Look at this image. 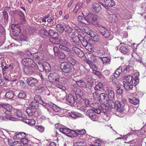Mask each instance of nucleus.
Instances as JSON below:
<instances>
[{"label": "nucleus", "instance_id": "4be33fe9", "mask_svg": "<svg viewBox=\"0 0 146 146\" xmlns=\"http://www.w3.org/2000/svg\"><path fill=\"white\" fill-rule=\"evenodd\" d=\"M118 17L117 16L114 14H110L109 15V20L111 23H115L118 20Z\"/></svg>", "mask_w": 146, "mask_h": 146}, {"label": "nucleus", "instance_id": "49530a36", "mask_svg": "<svg viewBox=\"0 0 146 146\" xmlns=\"http://www.w3.org/2000/svg\"><path fill=\"white\" fill-rule=\"evenodd\" d=\"M129 102L134 105H136L139 102V100L135 98H133L132 99H129Z\"/></svg>", "mask_w": 146, "mask_h": 146}, {"label": "nucleus", "instance_id": "5fc2aeb1", "mask_svg": "<svg viewBox=\"0 0 146 146\" xmlns=\"http://www.w3.org/2000/svg\"><path fill=\"white\" fill-rule=\"evenodd\" d=\"M103 88V84L101 82H99L95 87L94 89L96 90H100Z\"/></svg>", "mask_w": 146, "mask_h": 146}, {"label": "nucleus", "instance_id": "4c0bfd02", "mask_svg": "<svg viewBox=\"0 0 146 146\" xmlns=\"http://www.w3.org/2000/svg\"><path fill=\"white\" fill-rule=\"evenodd\" d=\"M71 41L75 45H78L77 44L79 43L81 40L78 36L70 37Z\"/></svg>", "mask_w": 146, "mask_h": 146}, {"label": "nucleus", "instance_id": "3c124183", "mask_svg": "<svg viewBox=\"0 0 146 146\" xmlns=\"http://www.w3.org/2000/svg\"><path fill=\"white\" fill-rule=\"evenodd\" d=\"M52 108L54 111L56 112H60L61 111V108L55 105H54L52 106Z\"/></svg>", "mask_w": 146, "mask_h": 146}, {"label": "nucleus", "instance_id": "bb28decb", "mask_svg": "<svg viewBox=\"0 0 146 146\" xmlns=\"http://www.w3.org/2000/svg\"><path fill=\"white\" fill-rule=\"evenodd\" d=\"M13 113L15 115L17 116L20 118H22L23 117V115L20 110H19L16 109H13Z\"/></svg>", "mask_w": 146, "mask_h": 146}, {"label": "nucleus", "instance_id": "6e6d98bb", "mask_svg": "<svg viewBox=\"0 0 146 146\" xmlns=\"http://www.w3.org/2000/svg\"><path fill=\"white\" fill-rule=\"evenodd\" d=\"M9 144L10 146H21V144L20 142L16 141L12 143H9Z\"/></svg>", "mask_w": 146, "mask_h": 146}, {"label": "nucleus", "instance_id": "39448f33", "mask_svg": "<svg viewBox=\"0 0 146 146\" xmlns=\"http://www.w3.org/2000/svg\"><path fill=\"white\" fill-rule=\"evenodd\" d=\"M21 63L25 66L32 68L35 67V62L33 60L29 58L23 59L22 60Z\"/></svg>", "mask_w": 146, "mask_h": 146}, {"label": "nucleus", "instance_id": "13d9d810", "mask_svg": "<svg viewBox=\"0 0 146 146\" xmlns=\"http://www.w3.org/2000/svg\"><path fill=\"white\" fill-rule=\"evenodd\" d=\"M59 47L61 50L66 51L67 52L69 51V50L70 49L66 46H64V45H60L59 46Z\"/></svg>", "mask_w": 146, "mask_h": 146}, {"label": "nucleus", "instance_id": "c9c22d12", "mask_svg": "<svg viewBox=\"0 0 146 146\" xmlns=\"http://www.w3.org/2000/svg\"><path fill=\"white\" fill-rule=\"evenodd\" d=\"M89 57L88 59H86V60H89L92 62H97V60L96 57L92 54H89Z\"/></svg>", "mask_w": 146, "mask_h": 146}, {"label": "nucleus", "instance_id": "423d86ee", "mask_svg": "<svg viewBox=\"0 0 146 146\" xmlns=\"http://www.w3.org/2000/svg\"><path fill=\"white\" fill-rule=\"evenodd\" d=\"M60 68L63 72L66 73L70 72L72 70L71 66L68 63L65 62L61 63Z\"/></svg>", "mask_w": 146, "mask_h": 146}, {"label": "nucleus", "instance_id": "5701e85b", "mask_svg": "<svg viewBox=\"0 0 146 146\" xmlns=\"http://www.w3.org/2000/svg\"><path fill=\"white\" fill-rule=\"evenodd\" d=\"M42 67L47 72H49L50 71L51 68L50 65L47 62H44L42 64Z\"/></svg>", "mask_w": 146, "mask_h": 146}, {"label": "nucleus", "instance_id": "e433bc0d", "mask_svg": "<svg viewBox=\"0 0 146 146\" xmlns=\"http://www.w3.org/2000/svg\"><path fill=\"white\" fill-rule=\"evenodd\" d=\"M74 80L76 82L77 85L80 87H85L86 85L85 82L82 80Z\"/></svg>", "mask_w": 146, "mask_h": 146}, {"label": "nucleus", "instance_id": "bf43d9fd", "mask_svg": "<svg viewBox=\"0 0 146 146\" xmlns=\"http://www.w3.org/2000/svg\"><path fill=\"white\" fill-rule=\"evenodd\" d=\"M75 146H85L86 143L85 142L80 141L75 143Z\"/></svg>", "mask_w": 146, "mask_h": 146}, {"label": "nucleus", "instance_id": "a211bd4d", "mask_svg": "<svg viewBox=\"0 0 146 146\" xmlns=\"http://www.w3.org/2000/svg\"><path fill=\"white\" fill-rule=\"evenodd\" d=\"M66 99L69 104L72 106L74 105L75 102H76V99H75L71 94L67 95Z\"/></svg>", "mask_w": 146, "mask_h": 146}, {"label": "nucleus", "instance_id": "393cba45", "mask_svg": "<svg viewBox=\"0 0 146 146\" xmlns=\"http://www.w3.org/2000/svg\"><path fill=\"white\" fill-rule=\"evenodd\" d=\"M29 107L35 110H36L38 108V104L35 101H33L30 103Z\"/></svg>", "mask_w": 146, "mask_h": 146}, {"label": "nucleus", "instance_id": "2f4dec72", "mask_svg": "<svg viewBox=\"0 0 146 146\" xmlns=\"http://www.w3.org/2000/svg\"><path fill=\"white\" fill-rule=\"evenodd\" d=\"M68 115L70 116L73 118L79 117H80L81 115V113L74 111H72L71 112L69 113Z\"/></svg>", "mask_w": 146, "mask_h": 146}, {"label": "nucleus", "instance_id": "603ef678", "mask_svg": "<svg viewBox=\"0 0 146 146\" xmlns=\"http://www.w3.org/2000/svg\"><path fill=\"white\" fill-rule=\"evenodd\" d=\"M101 108L102 112L104 113H106L108 110V107L105 104L103 105Z\"/></svg>", "mask_w": 146, "mask_h": 146}, {"label": "nucleus", "instance_id": "f257e3e1", "mask_svg": "<svg viewBox=\"0 0 146 146\" xmlns=\"http://www.w3.org/2000/svg\"><path fill=\"white\" fill-rule=\"evenodd\" d=\"M99 97L100 100L104 103L108 104L111 109L115 108V103L112 99L109 98L107 94L102 93L100 94Z\"/></svg>", "mask_w": 146, "mask_h": 146}, {"label": "nucleus", "instance_id": "a19ab883", "mask_svg": "<svg viewBox=\"0 0 146 146\" xmlns=\"http://www.w3.org/2000/svg\"><path fill=\"white\" fill-rule=\"evenodd\" d=\"M81 43L83 46L86 47V48H87L88 47H91V45H92V44H91L90 42H88V41L84 38H83L82 40Z\"/></svg>", "mask_w": 146, "mask_h": 146}, {"label": "nucleus", "instance_id": "c03bdc74", "mask_svg": "<svg viewBox=\"0 0 146 146\" xmlns=\"http://www.w3.org/2000/svg\"><path fill=\"white\" fill-rule=\"evenodd\" d=\"M42 54L40 52L35 53L33 55V58L35 60H39L40 59Z\"/></svg>", "mask_w": 146, "mask_h": 146}, {"label": "nucleus", "instance_id": "e2e57ef3", "mask_svg": "<svg viewBox=\"0 0 146 146\" xmlns=\"http://www.w3.org/2000/svg\"><path fill=\"white\" fill-rule=\"evenodd\" d=\"M74 54L72 52L71 50L70 49L69 51H68L67 53V58H72L74 56Z\"/></svg>", "mask_w": 146, "mask_h": 146}, {"label": "nucleus", "instance_id": "b1692460", "mask_svg": "<svg viewBox=\"0 0 146 146\" xmlns=\"http://www.w3.org/2000/svg\"><path fill=\"white\" fill-rule=\"evenodd\" d=\"M26 134L25 133L23 132H21L19 133L14 135L13 138L15 139H21L23 137H25L26 136Z\"/></svg>", "mask_w": 146, "mask_h": 146}, {"label": "nucleus", "instance_id": "9d476101", "mask_svg": "<svg viewBox=\"0 0 146 146\" xmlns=\"http://www.w3.org/2000/svg\"><path fill=\"white\" fill-rule=\"evenodd\" d=\"M101 4L106 9L109 7H111L115 5V2L113 0H104V3H102Z\"/></svg>", "mask_w": 146, "mask_h": 146}, {"label": "nucleus", "instance_id": "72a5a7b5", "mask_svg": "<svg viewBox=\"0 0 146 146\" xmlns=\"http://www.w3.org/2000/svg\"><path fill=\"white\" fill-rule=\"evenodd\" d=\"M87 83L86 85V90L89 88H91L94 84V80L93 79H90L87 80Z\"/></svg>", "mask_w": 146, "mask_h": 146}, {"label": "nucleus", "instance_id": "cd10ccee", "mask_svg": "<svg viewBox=\"0 0 146 146\" xmlns=\"http://www.w3.org/2000/svg\"><path fill=\"white\" fill-rule=\"evenodd\" d=\"M123 84L124 88L127 91L132 90L133 86L130 83H126L125 82L123 81Z\"/></svg>", "mask_w": 146, "mask_h": 146}, {"label": "nucleus", "instance_id": "8fccbe9b", "mask_svg": "<svg viewBox=\"0 0 146 146\" xmlns=\"http://www.w3.org/2000/svg\"><path fill=\"white\" fill-rule=\"evenodd\" d=\"M64 28V30L68 33H71L73 31V29L68 25H65Z\"/></svg>", "mask_w": 146, "mask_h": 146}, {"label": "nucleus", "instance_id": "ea45409f", "mask_svg": "<svg viewBox=\"0 0 146 146\" xmlns=\"http://www.w3.org/2000/svg\"><path fill=\"white\" fill-rule=\"evenodd\" d=\"M68 62L72 65L75 66L77 64V61L72 58H67Z\"/></svg>", "mask_w": 146, "mask_h": 146}, {"label": "nucleus", "instance_id": "7ed1b4c3", "mask_svg": "<svg viewBox=\"0 0 146 146\" xmlns=\"http://www.w3.org/2000/svg\"><path fill=\"white\" fill-rule=\"evenodd\" d=\"M97 16L92 13H89L86 16L87 21L93 25H98L97 22Z\"/></svg>", "mask_w": 146, "mask_h": 146}, {"label": "nucleus", "instance_id": "dca6fc26", "mask_svg": "<svg viewBox=\"0 0 146 146\" xmlns=\"http://www.w3.org/2000/svg\"><path fill=\"white\" fill-rule=\"evenodd\" d=\"M58 33H55L53 34L52 36L50 38V41L52 43L55 44H58L59 40H58Z\"/></svg>", "mask_w": 146, "mask_h": 146}, {"label": "nucleus", "instance_id": "69168bd1", "mask_svg": "<svg viewBox=\"0 0 146 146\" xmlns=\"http://www.w3.org/2000/svg\"><path fill=\"white\" fill-rule=\"evenodd\" d=\"M89 33L88 34L91 37L93 38L95 36L97 35V33L93 30H91Z\"/></svg>", "mask_w": 146, "mask_h": 146}, {"label": "nucleus", "instance_id": "0e129e2a", "mask_svg": "<svg viewBox=\"0 0 146 146\" xmlns=\"http://www.w3.org/2000/svg\"><path fill=\"white\" fill-rule=\"evenodd\" d=\"M53 51L54 52V55L56 56L58 55L59 53L60 52L59 51L58 48L56 46H55L54 47Z\"/></svg>", "mask_w": 146, "mask_h": 146}, {"label": "nucleus", "instance_id": "680f3d73", "mask_svg": "<svg viewBox=\"0 0 146 146\" xmlns=\"http://www.w3.org/2000/svg\"><path fill=\"white\" fill-rule=\"evenodd\" d=\"M139 81V79L138 77L137 76L135 77L134 79L133 80L132 84L136 86L138 84Z\"/></svg>", "mask_w": 146, "mask_h": 146}, {"label": "nucleus", "instance_id": "a18cd8bd", "mask_svg": "<svg viewBox=\"0 0 146 146\" xmlns=\"http://www.w3.org/2000/svg\"><path fill=\"white\" fill-rule=\"evenodd\" d=\"M86 62L89 64L90 68L93 69L95 70H97L96 66L93 64L91 61H90L89 60H86Z\"/></svg>", "mask_w": 146, "mask_h": 146}, {"label": "nucleus", "instance_id": "7c9ffc66", "mask_svg": "<svg viewBox=\"0 0 146 146\" xmlns=\"http://www.w3.org/2000/svg\"><path fill=\"white\" fill-rule=\"evenodd\" d=\"M29 67L27 66H25V67L23 68V70L24 72L26 74H32L33 73V71Z\"/></svg>", "mask_w": 146, "mask_h": 146}, {"label": "nucleus", "instance_id": "0eeeda50", "mask_svg": "<svg viewBox=\"0 0 146 146\" xmlns=\"http://www.w3.org/2000/svg\"><path fill=\"white\" fill-rule=\"evenodd\" d=\"M48 79L51 82L57 83L59 81L60 76L56 72H52L49 74L48 76Z\"/></svg>", "mask_w": 146, "mask_h": 146}, {"label": "nucleus", "instance_id": "473e14b6", "mask_svg": "<svg viewBox=\"0 0 146 146\" xmlns=\"http://www.w3.org/2000/svg\"><path fill=\"white\" fill-rule=\"evenodd\" d=\"M122 72V67L121 66H119L117 70L114 73V76L115 78L118 77L121 74Z\"/></svg>", "mask_w": 146, "mask_h": 146}, {"label": "nucleus", "instance_id": "79ce46f5", "mask_svg": "<svg viewBox=\"0 0 146 146\" xmlns=\"http://www.w3.org/2000/svg\"><path fill=\"white\" fill-rule=\"evenodd\" d=\"M59 44L60 45H66L68 44V42L67 40V37L61 39L59 40Z\"/></svg>", "mask_w": 146, "mask_h": 146}, {"label": "nucleus", "instance_id": "c756f323", "mask_svg": "<svg viewBox=\"0 0 146 146\" xmlns=\"http://www.w3.org/2000/svg\"><path fill=\"white\" fill-rule=\"evenodd\" d=\"M57 31L60 33H62L64 30V27L61 24H57L56 26Z\"/></svg>", "mask_w": 146, "mask_h": 146}, {"label": "nucleus", "instance_id": "ddd939ff", "mask_svg": "<svg viewBox=\"0 0 146 146\" xmlns=\"http://www.w3.org/2000/svg\"><path fill=\"white\" fill-rule=\"evenodd\" d=\"M91 9L94 13H98L102 10V7L99 3H95L92 4Z\"/></svg>", "mask_w": 146, "mask_h": 146}, {"label": "nucleus", "instance_id": "864d4df0", "mask_svg": "<svg viewBox=\"0 0 146 146\" xmlns=\"http://www.w3.org/2000/svg\"><path fill=\"white\" fill-rule=\"evenodd\" d=\"M5 96L6 98L11 99L14 97V94L13 92H7Z\"/></svg>", "mask_w": 146, "mask_h": 146}, {"label": "nucleus", "instance_id": "1a4fd4ad", "mask_svg": "<svg viewBox=\"0 0 146 146\" xmlns=\"http://www.w3.org/2000/svg\"><path fill=\"white\" fill-rule=\"evenodd\" d=\"M74 90L76 96V102L77 103H79L82 100V97L83 95V91L78 88H74Z\"/></svg>", "mask_w": 146, "mask_h": 146}, {"label": "nucleus", "instance_id": "de8ad7c7", "mask_svg": "<svg viewBox=\"0 0 146 146\" xmlns=\"http://www.w3.org/2000/svg\"><path fill=\"white\" fill-rule=\"evenodd\" d=\"M35 128L40 132L42 133L44 131V127L42 125H37L35 126Z\"/></svg>", "mask_w": 146, "mask_h": 146}, {"label": "nucleus", "instance_id": "4d7b16f0", "mask_svg": "<svg viewBox=\"0 0 146 146\" xmlns=\"http://www.w3.org/2000/svg\"><path fill=\"white\" fill-rule=\"evenodd\" d=\"M124 79L125 80L127 83H130L131 82L133 79V78L131 75H128L124 77Z\"/></svg>", "mask_w": 146, "mask_h": 146}, {"label": "nucleus", "instance_id": "4468645a", "mask_svg": "<svg viewBox=\"0 0 146 146\" xmlns=\"http://www.w3.org/2000/svg\"><path fill=\"white\" fill-rule=\"evenodd\" d=\"M117 107V111L121 113L124 110V103L122 101H117L116 102Z\"/></svg>", "mask_w": 146, "mask_h": 146}, {"label": "nucleus", "instance_id": "f8f14e48", "mask_svg": "<svg viewBox=\"0 0 146 146\" xmlns=\"http://www.w3.org/2000/svg\"><path fill=\"white\" fill-rule=\"evenodd\" d=\"M4 108L6 109V111L5 112V114L8 115L10 116H12L13 115V109H15L13 108L12 106L9 104H7L6 105L4 104Z\"/></svg>", "mask_w": 146, "mask_h": 146}, {"label": "nucleus", "instance_id": "2eb2a0df", "mask_svg": "<svg viewBox=\"0 0 146 146\" xmlns=\"http://www.w3.org/2000/svg\"><path fill=\"white\" fill-rule=\"evenodd\" d=\"M26 112L29 116H34L37 117L38 115V113L37 111L30 108L29 107L27 109Z\"/></svg>", "mask_w": 146, "mask_h": 146}, {"label": "nucleus", "instance_id": "6e6552de", "mask_svg": "<svg viewBox=\"0 0 146 146\" xmlns=\"http://www.w3.org/2000/svg\"><path fill=\"white\" fill-rule=\"evenodd\" d=\"M11 28L12 31L13 35L15 36H19L21 32V29L19 24H12Z\"/></svg>", "mask_w": 146, "mask_h": 146}, {"label": "nucleus", "instance_id": "f3484780", "mask_svg": "<svg viewBox=\"0 0 146 146\" xmlns=\"http://www.w3.org/2000/svg\"><path fill=\"white\" fill-rule=\"evenodd\" d=\"M27 82L31 86H35V84L38 82V80L35 78L31 77L27 79Z\"/></svg>", "mask_w": 146, "mask_h": 146}, {"label": "nucleus", "instance_id": "052dcab7", "mask_svg": "<svg viewBox=\"0 0 146 146\" xmlns=\"http://www.w3.org/2000/svg\"><path fill=\"white\" fill-rule=\"evenodd\" d=\"M35 100H36L37 103L39 104L40 102H41V96L38 95H36L34 97Z\"/></svg>", "mask_w": 146, "mask_h": 146}, {"label": "nucleus", "instance_id": "f704fd0d", "mask_svg": "<svg viewBox=\"0 0 146 146\" xmlns=\"http://www.w3.org/2000/svg\"><path fill=\"white\" fill-rule=\"evenodd\" d=\"M108 96L109 99H113L114 97V93L113 90L111 88H109L107 90Z\"/></svg>", "mask_w": 146, "mask_h": 146}, {"label": "nucleus", "instance_id": "9b49d317", "mask_svg": "<svg viewBox=\"0 0 146 146\" xmlns=\"http://www.w3.org/2000/svg\"><path fill=\"white\" fill-rule=\"evenodd\" d=\"M93 111L92 109H89L86 112V114L88 116L90 117L93 121H97L98 118L97 115L93 112Z\"/></svg>", "mask_w": 146, "mask_h": 146}, {"label": "nucleus", "instance_id": "412c9836", "mask_svg": "<svg viewBox=\"0 0 146 146\" xmlns=\"http://www.w3.org/2000/svg\"><path fill=\"white\" fill-rule=\"evenodd\" d=\"M46 87L42 86H40L37 87L36 89V92L38 94H43L45 93Z\"/></svg>", "mask_w": 146, "mask_h": 146}, {"label": "nucleus", "instance_id": "09e8293b", "mask_svg": "<svg viewBox=\"0 0 146 146\" xmlns=\"http://www.w3.org/2000/svg\"><path fill=\"white\" fill-rule=\"evenodd\" d=\"M102 61L103 64H109L110 61V58L108 57H99Z\"/></svg>", "mask_w": 146, "mask_h": 146}, {"label": "nucleus", "instance_id": "20e7f679", "mask_svg": "<svg viewBox=\"0 0 146 146\" xmlns=\"http://www.w3.org/2000/svg\"><path fill=\"white\" fill-rule=\"evenodd\" d=\"M60 130L61 132L69 137H74L79 135L76 131L69 129L61 128Z\"/></svg>", "mask_w": 146, "mask_h": 146}, {"label": "nucleus", "instance_id": "f03ea898", "mask_svg": "<svg viewBox=\"0 0 146 146\" xmlns=\"http://www.w3.org/2000/svg\"><path fill=\"white\" fill-rule=\"evenodd\" d=\"M97 29L100 33L105 38H108L109 40L112 39V37L111 36L109 31L107 30L104 27L98 25L97 26Z\"/></svg>", "mask_w": 146, "mask_h": 146}, {"label": "nucleus", "instance_id": "c85d7f7f", "mask_svg": "<svg viewBox=\"0 0 146 146\" xmlns=\"http://www.w3.org/2000/svg\"><path fill=\"white\" fill-rule=\"evenodd\" d=\"M1 67L3 70V74H4L6 73L9 70V67L11 66V65H6L5 63H3L1 62Z\"/></svg>", "mask_w": 146, "mask_h": 146}, {"label": "nucleus", "instance_id": "338daca9", "mask_svg": "<svg viewBox=\"0 0 146 146\" xmlns=\"http://www.w3.org/2000/svg\"><path fill=\"white\" fill-rule=\"evenodd\" d=\"M96 75L98 78H101L102 77V74L100 72L98 71H96V70H93V72Z\"/></svg>", "mask_w": 146, "mask_h": 146}, {"label": "nucleus", "instance_id": "58836bf2", "mask_svg": "<svg viewBox=\"0 0 146 146\" xmlns=\"http://www.w3.org/2000/svg\"><path fill=\"white\" fill-rule=\"evenodd\" d=\"M132 15L131 13L129 11H126L123 15V18L125 19H129L131 18Z\"/></svg>", "mask_w": 146, "mask_h": 146}, {"label": "nucleus", "instance_id": "aec40b11", "mask_svg": "<svg viewBox=\"0 0 146 146\" xmlns=\"http://www.w3.org/2000/svg\"><path fill=\"white\" fill-rule=\"evenodd\" d=\"M83 4L84 3L82 2H77L76 4L74 9L73 10V11L76 13L79 10H82V8Z\"/></svg>", "mask_w": 146, "mask_h": 146}, {"label": "nucleus", "instance_id": "a878e982", "mask_svg": "<svg viewBox=\"0 0 146 146\" xmlns=\"http://www.w3.org/2000/svg\"><path fill=\"white\" fill-rule=\"evenodd\" d=\"M119 51L124 54L128 53L130 51L127 46H121L119 49Z\"/></svg>", "mask_w": 146, "mask_h": 146}, {"label": "nucleus", "instance_id": "774afa93", "mask_svg": "<svg viewBox=\"0 0 146 146\" xmlns=\"http://www.w3.org/2000/svg\"><path fill=\"white\" fill-rule=\"evenodd\" d=\"M116 93L118 94H123L122 89L119 86H117L116 88Z\"/></svg>", "mask_w": 146, "mask_h": 146}, {"label": "nucleus", "instance_id": "37998d69", "mask_svg": "<svg viewBox=\"0 0 146 146\" xmlns=\"http://www.w3.org/2000/svg\"><path fill=\"white\" fill-rule=\"evenodd\" d=\"M20 99L26 100L27 95L26 94L23 92H21L19 93L17 96Z\"/></svg>", "mask_w": 146, "mask_h": 146}, {"label": "nucleus", "instance_id": "6ab92c4d", "mask_svg": "<svg viewBox=\"0 0 146 146\" xmlns=\"http://www.w3.org/2000/svg\"><path fill=\"white\" fill-rule=\"evenodd\" d=\"M17 13V15L20 17L21 24H25L26 21L25 19V15L24 13L20 10H18Z\"/></svg>", "mask_w": 146, "mask_h": 146}]
</instances>
